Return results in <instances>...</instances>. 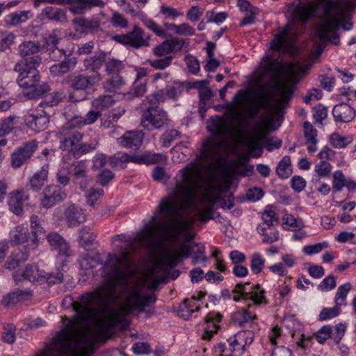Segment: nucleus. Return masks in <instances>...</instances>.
I'll return each instance as SVG.
<instances>
[{
    "mask_svg": "<svg viewBox=\"0 0 356 356\" xmlns=\"http://www.w3.org/2000/svg\"><path fill=\"white\" fill-rule=\"evenodd\" d=\"M181 179L177 181L174 190L159 202L156 209L169 222L167 231L172 236H178L183 231L192 228L193 219H183L182 209H190L199 191L201 176L194 165H189L179 171Z\"/></svg>",
    "mask_w": 356,
    "mask_h": 356,
    "instance_id": "nucleus-1",
    "label": "nucleus"
},
{
    "mask_svg": "<svg viewBox=\"0 0 356 356\" xmlns=\"http://www.w3.org/2000/svg\"><path fill=\"white\" fill-rule=\"evenodd\" d=\"M227 115L234 119L238 123V127L231 126L222 117L212 118L207 128L213 136L218 139V141L215 142L211 139H207L203 143L201 154L204 159H211L213 156L216 148L223 147L229 141L243 136V132L241 127L244 125V120L241 114L232 106L229 108V114H227Z\"/></svg>",
    "mask_w": 356,
    "mask_h": 356,
    "instance_id": "nucleus-2",
    "label": "nucleus"
},
{
    "mask_svg": "<svg viewBox=\"0 0 356 356\" xmlns=\"http://www.w3.org/2000/svg\"><path fill=\"white\" fill-rule=\"evenodd\" d=\"M154 294H145L138 284L127 288L124 292V304L119 311L110 314L108 321L111 325H127L126 316L134 312H145L147 317L154 314L153 309L145 308L156 302Z\"/></svg>",
    "mask_w": 356,
    "mask_h": 356,
    "instance_id": "nucleus-3",
    "label": "nucleus"
},
{
    "mask_svg": "<svg viewBox=\"0 0 356 356\" xmlns=\"http://www.w3.org/2000/svg\"><path fill=\"white\" fill-rule=\"evenodd\" d=\"M232 299L235 302L242 300L251 301L247 308H241L233 314V320L241 327H245L246 324L252 325L257 318L255 314L251 313L248 309L253 305L259 306L268 304L265 296L266 291L259 284L250 285L249 282L238 283L232 290Z\"/></svg>",
    "mask_w": 356,
    "mask_h": 356,
    "instance_id": "nucleus-4",
    "label": "nucleus"
},
{
    "mask_svg": "<svg viewBox=\"0 0 356 356\" xmlns=\"http://www.w3.org/2000/svg\"><path fill=\"white\" fill-rule=\"evenodd\" d=\"M38 66H26V63H17L14 70L18 72L17 79L20 88L24 89H32L31 97L41 96L49 90V87L46 83L40 84V76L37 70Z\"/></svg>",
    "mask_w": 356,
    "mask_h": 356,
    "instance_id": "nucleus-5",
    "label": "nucleus"
},
{
    "mask_svg": "<svg viewBox=\"0 0 356 356\" xmlns=\"http://www.w3.org/2000/svg\"><path fill=\"white\" fill-rule=\"evenodd\" d=\"M130 266L129 252L125 248L122 249L120 255L108 254L106 261V266L111 270L115 283L119 285L127 286Z\"/></svg>",
    "mask_w": 356,
    "mask_h": 356,
    "instance_id": "nucleus-6",
    "label": "nucleus"
},
{
    "mask_svg": "<svg viewBox=\"0 0 356 356\" xmlns=\"http://www.w3.org/2000/svg\"><path fill=\"white\" fill-rule=\"evenodd\" d=\"M204 253L205 248L202 243H184L174 252H165L162 256L161 262L163 266L172 268L177 266L191 254L200 255L202 262H205L207 261V257Z\"/></svg>",
    "mask_w": 356,
    "mask_h": 356,
    "instance_id": "nucleus-7",
    "label": "nucleus"
},
{
    "mask_svg": "<svg viewBox=\"0 0 356 356\" xmlns=\"http://www.w3.org/2000/svg\"><path fill=\"white\" fill-rule=\"evenodd\" d=\"M334 6L335 3L332 0H327L326 9L323 16L321 18L316 33L322 41L329 40L331 37L328 33H331L333 36L334 32H337L340 28L339 17L332 13Z\"/></svg>",
    "mask_w": 356,
    "mask_h": 356,
    "instance_id": "nucleus-8",
    "label": "nucleus"
},
{
    "mask_svg": "<svg viewBox=\"0 0 356 356\" xmlns=\"http://www.w3.org/2000/svg\"><path fill=\"white\" fill-rule=\"evenodd\" d=\"M21 276L24 280L33 283L48 282L49 284H56L62 282L63 280V273L58 271L56 273H48L33 265H27L22 271Z\"/></svg>",
    "mask_w": 356,
    "mask_h": 356,
    "instance_id": "nucleus-9",
    "label": "nucleus"
},
{
    "mask_svg": "<svg viewBox=\"0 0 356 356\" xmlns=\"http://www.w3.org/2000/svg\"><path fill=\"white\" fill-rule=\"evenodd\" d=\"M58 138L60 140V149L76 157V152L80 149L83 134L75 129L61 128Z\"/></svg>",
    "mask_w": 356,
    "mask_h": 356,
    "instance_id": "nucleus-10",
    "label": "nucleus"
},
{
    "mask_svg": "<svg viewBox=\"0 0 356 356\" xmlns=\"http://www.w3.org/2000/svg\"><path fill=\"white\" fill-rule=\"evenodd\" d=\"M169 121L166 112L156 106H150L144 111L141 125L148 130L159 129L167 124Z\"/></svg>",
    "mask_w": 356,
    "mask_h": 356,
    "instance_id": "nucleus-11",
    "label": "nucleus"
},
{
    "mask_svg": "<svg viewBox=\"0 0 356 356\" xmlns=\"http://www.w3.org/2000/svg\"><path fill=\"white\" fill-rule=\"evenodd\" d=\"M209 191L204 193L200 198V202L206 204V206L198 212L199 220L207 222L213 218V205L220 197V188L214 184H210Z\"/></svg>",
    "mask_w": 356,
    "mask_h": 356,
    "instance_id": "nucleus-12",
    "label": "nucleus"
},
{
    "mask_svg": "<svg viewBox=\"0 0 356 356\" xmlns=\"http://www.w3.org/2000/svg\"><path fill=\"white\" fill-rule=\"evenodd\" d=\"M115 38L121 44L139 49L149 46L151 35L146 34L143 29L135 25L131 31L124 35H116Z\"/></svg>",
    "mask_w": 356,
    "mask_h": 356,
    "instance_id": "nucleus-13",
    "label": "nucleus"
},
{
    "mask_svg": "<svg viewBox=\"0 0 356 356\" xmlns=\"http://www.w3.org/2000/svg\"><path fill=\"white\" fill-rule=\"evenodd\" d=\"M19 54L22 60L18 63H26V66H39L42 57L38 54L43 47L38 43L32 41L22 42L19 45Z\"/></svg>",
    "mask_w": 356,
    "mask_h": 356,
    "instance_id": "nucleus-14",
    "label": "nucleus"
},
{
    "mask_svg": "<svg viewBox=\"0 0 356 356\" xmlns=\"http://www.w3.org/2000/svg\"><path fill=\"white\" fill-rule=\"evenodd\" d=\"M157 216H153L151 222H148L144 228L137 234L136 240L143 247L152 248L155 246L159 234L162 227L156 224Z\"/></svg>",
    "mask_w": 356,
    "mask_h": 356,
    "instance_id": "nucleus-15",
    "label": "nucleus"
},
{
    "mask_svg": "<svg viewBox=\"0 0 356 356\" xmlns=\"http://www.w3.org/2000/svg\"><path fill=\"white\" fill-rule=\"evenodd\" d=\"M66 83L74 90L86 91L97 86L99 81L88 72H74L65 79Z\"/></svg>",
    "mask_w": 356,
    "mask_h": 356,
    "instance_id": "nucleus-16",
    "label": "nucleus"
},
{
    "mask_svg": "<svg viewBox=\"0 0 356 356\" xmlns=\"http://www.w3.org/2000/svg\"><path fill=\"white\" fill-rule=\"evenodd\" d=\"M67 197V194L64 190L57 185H49L46 186L40 197V205L45 208L49 209L63 201Z\"/></svg>",
    "mask_w": 356,
    "mask_h": 356,
    "instance_id": "nucleus-17",
    "label": "nucleus"
},
{
    "mask_svg": "<svg viewBox=\"0 0 356 356\" xmlns=\"http://www.w3.org/2000/svg\"><path fill=\"white\" fill-rule=\"evenodd\" d=\"M38 148V143L33 140L19 147L11 154V165L14 168H19L25 162L29 160Z\"/></svg>",
    "mask_w": 356,
    "mask_h": 356,
    "instance_id": "nucleus-18",
    "label": "nucleus"
},
{
    "mask_svg": "<svg viewBox=\"0 0 356 356\" xmlns=\"http://www.w3.org/2000/svg\"><path fill=\"white\" fill-rule=\"evenodd\" d=\"M346 330V325L343 323H339L334 327L324 325L316 334V339L320 343H323L328 339H332L336 343H339Z\"/></svg>",
    "mask_w": 356,
    "mask_h": 356,
    "instance_id": "nucleus-19",
    "label": "nucleus"
},
{
    "mask_svg": "<svg viewBox=\"0 0 356 356\" xmlns=\"http://www.w3.org/2000/svg\"><path fill=\"white\" fill-rule=\"evenodd\" d=\"M49 122L48 113L42 109H37L25 115V122L27 126L35 131H41L47 128Z\"/></svg>",
    "mask_w": 356,
    "mask_h": 356,
    "instance_id": "nucleus-20",
    "label": "nucleus"
},
{
    "mask_svg": "<svg viewBox=\"0 0 356 356\" xmlns=\"http://www.w3.org/2000/svg\"><path fill=\"white\" fill-rule=\"evenodd\" d=\"M29 199L27 188L14 191L9 194L8 204L11 212L17 216L24 213V204Z\"/></svg>",
    "mask_w": 356,
    "mask_h": 356,
    "instance_id": "nucleus-21",
    "label": "nucleus"
},
{
    "mask_svg": "<svg viewBox=\"0 0 356 356\" xmlns=\"http://www.w3.org/2000/svg\"><path fill=\"white\" fill-rule=\"evenodd\" d=\"M222 319V315L218 312L212 311L207 314L204 318V332L202 339L209 341L220 329L219 323Z\"/></svg>",
    "mask_w": 356,
    "mask_h": 356,
    "instance_id": "nucleus-22",
    "label": "nucleus"
},
{
    "mask_svg": "<svg viewBox=\"0 0 356 356\" xmlns=\"http://www.w3.org/2000/svg\"><path fill=\"white\" fill-rule=\"evenodd\" d=\"M184 42L183 39L175 38L170 40H165L160 44L152 49V52L157 57H162L168 55L174 51L181 50Z\"/></svg>",
    "mask_w": 356,
    "mask_h": 356,
    "instance_id": "nucleus-23",
    "label": "nucleus"
},
{
    "mask_svg": "<svg viewBox=\"0 0 356 356\" xmlns=\"http://www.w3.org/2000/svg\"><path fill=\"white\" fill-rule=\"evenodd\" d=\"M105 54H100L99 55H95L93 56L86 58L83 60V66L86 71V72L89 73L91 76L96 78V79L99 82L102 79L99 70L105 62Z\"/></svg>",
    "mask_w": 356,
    "mask_h": 356,
    "instance_id": "nucleus-24",
    "label": "nucleus"
},
{
    "mask_svg": "<svg viewBox=\"0 0 356 356\" xmlns=\"http://www.w3.org/2000/svg\"><path fill=\"white\" fill-rule=\"evenodd\" d=\"M49 165L44 164L29 179L26 186L35 192H39L48 180Z\"/></svg>",
    "mask_w": 356,
    "mask_h": 356,
    "instance_id": "nucleus-25",
    "label": "nucleus"
},
{
    "mask_svg": "<svg viewBox=\"0 0 356 356\" xmlns=\"http://www.w3.org/2000/svg\"><path fill=\"white\" fill-rule=\"evenodd\" d=\"M47 239L51 248L58 252L59 257L67 258L71 255L69 244L57 232L49 233Z\"/></svg>",
    "mask_w": 356,
    "mask_h": 356,
    "instance_id": "nucleus-26",
    "label": "nucleus"
},
{
    "mask_svg": "<svg viewBox=\"0 0 356 356\" xmlns=\"http://www.w3.org/2000/svg\"><path fill=\"white\" fill-rule=\"evenodd\" d=\"M66 3L69 5L70 12L79 15L83 14L92 7L102 8L105 4L102 0H66Z\"/></svg>",
    "mask_w": 356,
    "mask_h": 356,
    "instance_id": "nucleus-27",
    "label": "nucleus"
},
{
    "mask_svg": "<svg viewBox=\"0 0 356 356\" xmlns=\"http://www.w3.org/2000/svg\"><path fill=\"white\" fill-rule=\"evenodd\" d=\"M72 24L76 32L88 33L97 31L100 27V22L95 18L76 17L73 19Z\"/></svg>",
    "mask_w": 356,
    "mask_h": 356,
    "instance_id": "nucleus-28",
    "label": "nucleus"
},
{
    "mask_svg": "<svg viewBox=\"0 0 356 356\" xmlns=\"http://www.w3.org/2000/svg\"><path fill=\"white\" fill-rule=\"evenodd\" d=\"M65 217L69 227L78 226L81 223L84 222L87 219L84 211L74 204L69 206L65 209Z\"/></svg>",
    "mask_w": 356,
    "mask_h": 356,
    "instance_id": "nucleus-29",
    "label": "nucleus"
},
{
    "mask_svg": "<svg viewBox=\"0 0 356 356\" xmlns=\"http://www.w3.org/2000/svg\"><path fill=\"white\" fill-rule=\"evenodd\" d=\"M277 89L279 98L276 104V110L279 112L289 104L293 94V88L290 83L284 82L278 83Z\"/></svg>",
    "mask_w": 356,
    "mask_h": 356,
    "instance_id": "nucleus-30",
    "label": "nucleus"
},
{
    "mask_svg": "<svg viewBox=\"0 0 356 356\" xmlns=\"http://www.w3.org/2000/svg\"><path fill=\"white\" fill-rule=\"evenodd\" d=\"M238 6L240 10L245 13V16L241 21L240 25L244 26L254 24L256 17L259 13V9L247 0H238Z\"/></svg>",
    "mask_w": 356,
    "mask_h": 356,
    "instance_id": "nucleus-31",
    "label": "nucleus"
},
{
    "mask_svg": "<svg viewBox=\"0 0 356 356\" xmlns=\"http://www.w3.org/2000/svg\"><path fill=\"white\" fill-rule=\"evenodd\" d=\"M77 65V59L75 57L66 58L57 64L51 65L49 72L53 76H62L63 75L72 71Z\"/></svg>",
    "mask_w": 356,
    "mask_h": 356,
    "instance_id": "nucleus-32",
    "label": "nucleus"
},
{
    "mask_svg": "<svg viewBox=\"0 0 356 356\" xmlns=\"http://www.w3.org/2000/svg\"><path fill=\"white\" fill-rule=\"evenodd\" d=\"M332 114L335 120L340 122H349L355 116L354 109L350 105L345 103L336 105L333 108Z\"/></svg>",
    "mask_w": 356,
    "mask_h": 356,
    "instance_id": "nucleus-33",
    "label": "nucleus"
},
{
    "mask_svg": "<svg viewBox=\"0 0 356 356\" xmlns=\"http://www.w3.org/2000/svg\"><path fill=\"white\" fill-rule=\"evenodd\" d=\"M166 157L159 153L145 152L140 155H130L129 162L136 164H154L165 162Z\"/></svg>",
    "mask_w": 356,
    "mask_h": 356,
    "instance_id": "nucleus-34",
    "label": "nucleus"
},
{
    "mask_svg": "<svg viewBox=\"0 0 356 356\" xmlns=\"http://www.w3.org/2000/svg\"><path fill=\"white\" fill-rule=\"evenodd\" d=\"M291 46L289 33L287 28H284L277 34L271 42V49L275 51H286Z\"/></svg>",
    "mask_w": 356,
    "mask_h": 356,
    "instance_id": "nucleus-35",
    "label": "nucleus"
},
{
    "mask_svg": "<svg viewBox=\"0 0 356 356\" xmlns=\"http://www.w3.org/2000/svg\"><path fill=\"white\" fill-rule=\"evenodd\" d=\"M118 140L123 147L138 148L142 143L143 137L138 131H127Z\"/></svg>",
    "mask_w": 356,
    "mask_h": 356,
    "instance_id": "nucleus-36",
    "label": "nucleus"
},
{
    "mask_svg": "<svg viewBox=\"0 0 356 356\" xmlns=\"http://www.w3.org/2000/svg\"><path fill=\"white\" fill-rule=\"evenodd\" d=\"M29 236V228L26 225H17L10 232V241L13 245H19L27 242Z\"/></svg>",
    "mask_w": 356,
    "mask_h": 356,
    "instance_id": "nucleus-37",
    "label": "nucleus"
},
{
    "mask_svg": "<svg viewBox=\"0 0 356 356\" xmlns=\"http://www.w3.org/2000/svg\"><path fill=\"white\" fill-rule=\"evenodd\" d=\"M126 84L125 80L120 74L110 75L102 83L105 91L111 93H118Z\"/></svg>",
    "mask_w": 356,
    "mask_h": 356,
    "instance_id": "nucleus-38",
    "label": "nucleus"
},
{
    "mask_svg": "<svg viewBox=\"0 0 356 356\" xmlns=\"http://www.w3.org/2000/svg\"><path fill=\"white\" fill-rule=\"evenodd\" d=\"M263 72L273 78L278 76L282 72V64L271 56H266L263 58Z\"/></svg>",
    "mask_w": 356,
    "mask_h": 356,
    "instance_id": "nucleus-39",
    "label": "nucleus"
},
{
    "mask_svg": "<svg viewBox=\"0 0 356 356\" xmlns=\"http://www.w3.org/2000/svg\"><path fill=\"white\" fill-rule=\"evenodd\" d=\"M32 296L31 290H17L4 296L2 303L6 307L14 305L17 302L26 300Z\"/></svg>",
    "mask_w": 356,
    "mask_h": 356,
    "instance_id": "nucleus-40",
    "label": "nucleus"
},
{
    "mask_svg": "<svg viewBox=\"0 0 356 356\" xmlns=\"http://www.w3.org/2000/svg\"><path fill=\"white\" fill-rule=\"evenodd\" d=\"M266 85L259 86V92L257 95L256 103L258 106L265 110L271 108L273 95L271 92L266 90Z\"/></svg>",
    "mask_w": 356,
    "mask_h": 356,
    "instance_id": "nucleus-41",
    "label": "nucleus"
},
{
    "mask_svg": "<svg viewBox=\"0 0 356 356\" xmlns=\"http://www.w3.org/2000/svg\"><path fill=\"white\" fill-rule=\"evenodd\" d=\"M31 227L33 239L28 245L29 249L35 250L38 245V234L44 232V227L40 224V219L37 216H32L30 219Z\"/></svg>",
    "mask_w": 356,
    "mask_h": 356,
    "instance_id": "nucleus-42",
    "label": "nucleus"
},
{
    "mask_svg": "<svg viewBox=\"0 0 356 356\" xmlns=\"http://www.w3.org/2000/svg\"><path fill=\"white\" fill-rule=\"evenodd\" d=\"M41 15H42V19H47L49 20L60 22H66L65 12L56 7H46L42 10Z\"/></svg>",
    "mask_w": 356,
    "mask_h": 356,
    "instance_id": "nucleus-43",
    "label": "nucleus"
},
{
    "mask_svg": "<svg viewBox=\"0 0 356 356\" xmlns=\"http://www.w3.org/2000/svg\"><path fill=\"white\" fill-rule=\"evenodd\" d=\"M316 8L313 3H307L296 8V16L302 22H305L315 16Z\"/></svg>",
    "mask_w": 356,
    "mask_h": 356,
    "instance_id": "nucleus-44",
    "label": "nucleus"
},
{
    "mask_svg": "<svg viewBox=\"0 0 356 356\" xmlns=\"http://www.w3.org/2000/svg\"><path fill=\"white\" fill-rule=\"evenodd\" d=\"M332 165L327 161H321L314 166V172L319 178H313L312 182L317 185L320 183V178H327L330 175Z\"/></svg>",
    "mask_w": 356,
    "mask_h": 356,
    "instance_id": "nucleus-45",
    "label": "nucleus"
},
{
    "mask_svg": "<svg viewBox=\"0 0 356 356\" xmlns=\"http://www.w3.org/2000/svg\"><path fill=\"white\" fill-rule=\"evenodd\" d=\"M19 118L15 115H10L1 120L0 122V137L8 135L13 131L18 124Z\"/></svg>",
    "mask_w": 356,
    "mask_h": 356,
    "instance_id": "nucleus-46",
    "label": "nucleus"
},
{
    "mask_svg": "<svg viewBox=\"0 0 356 356\" xmlns=\"http://www.w3.org/2000/svg\"><path fill=\"white\" fill-rule=\"evenodd\" d=\"M29 11L19 10L8 15L5 19V22L9 26H17L22 23L26 22L29 19Z\"/></svg>",
    "mask_w": 356,
    "mask_h": 356,
    "instance_id": "nucleus-47",
    "label": "nucleus"
},
{
    "mask_svg": "<svg viewBox=\"0 0 356 356\" xmlns=\"http://www.w3.org/2000/svg\"><path fill=\"white\" fill-rule=\"evenodd\" d=\"M274 226L264 227L261 225L257 227V232L261 235L264 236L263 243H273L279 239V232L273 227Z\"/></svg>",
    "mask_w": 356,
    "mask_h": 356,
    "instance_id": "nucleus-48",
    "label": "nucleus"
},
{
    "mask_svg": "<svg viewBox=\"0 0 356 356\" xmlns=\"http://www.w3.org/2000/svg\"><path fill=\"white\" fill-rule=\"evenodd\" d=\"M254 338V334L251 330H243L238 332L234 337H231L232 343H238L240 347H245L252 343Z\"/></svg>",
    "mask_w": 356,
    "mask_h": 356,
    "instance_id": "nucleus-49",
    "label": "nucleus"
},
{
    "mask_svg": "<svg viewBox=\"0 0 356 356\" xmlns=\"http://www.w3.org/2000/svg\"><path fill=\"white\" fill-rule=\"evenodd\" d=\"M276 173L282 179H286L290 177L292 174L290 156H285L282 159L277 165Z\"/></svg>",
    "mask_w": 356,
    "mask_h": 356,
    "instance_id": "nucleus-50",
    "label": "nucleus"
},
{
    "mask_svg": "<svg viewBox=\"0 0 356 356\" xmlns=\"http://www.w3.org/2000/svg\"><path fill=\"white\" fill-rule=\"evenodd\" d=\"M65 97V95L62 91H55L47 94L44 96V102L39 104L38 108H44L45 105L50 107L56 106L63 101Z\"/></svg>",
    "mask_w": 356,
    "mask_h": 356,
    "instance_id": "nucleus-51",
    "label": "nucleus"
},
{
    "mask_svg": "<svg viewBox=\"0 0 356 356\" xmlns=\"http://www.w3.org/2000/svg\"><path fill=\"white\" fill-rule=\"evenodd\" d=\"M30 250L31 249H29L27 246L25 248V251L22 252L21 255L19 254H15V255L10 256L5 263L6 268L13 270L17 268L21 262L26 261L29 257Z\"/></svg>",
    "mask_w": 356,
    "mask_h": 356,
    "instance_id": "nucleus-52",
    "label": "nucleus"
},
{
    "mask_svg": "<svg viewBox=\"0 0 356 356\" xmlns=\"http://www.w3.org/2000/svg\"><path fill=\"white\" fill-rule=\"evenodd\" d=\"M115 103V100L111 95H102L92 101V106L102 112L104 110L108 109L113 106Z\"/></svg>",
    "mask_w": 356,
    "mask_h": 356,
    "instance_id": "nucleus-53",
    "label": "nucleus"
},
{
    "mask_svg": "<svg viewBox=\"0 0 356 356\" xmlns=\"http://www.w3.org/2000/svg\"><path fill=\"white\" fill-rule=\"evenodd\" d=\"M79 243L83 248L90 245L97 237L96 234L90 232V227L86 226L79 229Z\"/></svg>",
    "mask_w": 356,
    "mask_h": 356,
    "instance_id": "nucleus-54",
    "label": "nucleus"
},
{
    "mask_svg": "<svg viewBox=\"0 0 356 356\" xmlns=\"http://www.w3.org/2000/svg\"><path fill=\"white\" fill-rule=\"evenodd\" d=\"M261 218L268 227L275 226L279 223V216L271 205H268L266 207L262 213Z\"/></svg>",
    "mask_w": 356,
    "mask_h": 356,
    "instance_id": "nucleus-55",
    "label": "nucleus"
},
{
    "mask_svg": "<svg viewBox=\"0 0 356 356\" xmlns=\"http://www.w3.org/2000/svg\"><path fill=\"white\" fill-rule=\"evenodd\" d=\"M168 99L176 100L182 94L184 85L179 81H173L165 88Z\"/></svg>",
    "mask_w": 356,
    "mask_h": 356,
    "instance_id": "nucleus-56",
    "label": "nucleus"
},
{
    "mask_svg": "<svg viewBox=\"0 0 356 356\" xmlns=\"http://www.w3.org/2000/svg\"><path fill=\"white\" fill-rule=\"evenodd\" d=\"M331 145L338 149L343 148L353 142V136H343L339 133H333L330 136Z\"/></svg>",
    "mask_w": 356,
    "mask_h": 356,
    "instance_id": "nucleus-57",
    "label": "nucleus"
},
{
    "mask_svg": "<svg viewBox=\"0 0 356 356\" xmlns=\"http://www.w3.org/2000/svg\"><path fill=\"white\" fill-rule=\"evenodd\" d=\"M104 63L105 71L108 75L119 74L124 67L122 61L115 58H109Z\"/></svg>",
    "mask_w": 356,
    "mask_h": 356,
    "instance_id": "nucleus-58",
    "label": "nucleus"
},
{
    "mask_svg": "<svg viewBox=\"0 0 356 356\" xmlns=\"http://www.w3.org/2000/svg\"><path fill=\"white\" fill-rule=\"evenodd\" d=\"M79 262L82 269H92L99 264V257L90 255L89 253L83 254Z\"/></svg>",
    "mask_w": 356,
    "mask_h": 356,
    "instance_id": "nucleus-59",
    "label": "nucleus"
},
{
    "mask_svg": "<svg viewBox=\"0 0 356 356\" xmlns=\"http://www.w3.org/2000/svg\"><path fill=\"white\" fill-rule=\"evenodd\" d=\"M350 289L351 284L348 282L339 286V288L337 289V293L335 295V304L339 307L345 305L346 304V300L348 293L350 291Z\"/></svg>",
    "mask_w": 356,
    "mask_h": 356,
    "instance_id": "nucleus-60",
    "label": "nucleus"
},
{
    "mask_svg": "<svg viewBox=\"0 0 356 356\" xmlns=\"http://www.w3.org/2000/svg\"><path fill=\"white\" fill-rule=\"evenodd\" d=\"M173 56H167L162 58L147 60V63L156 70H163L168 67L172 63Z\"/></svg>",
    "mask_w": 356,
    "mask_h": 356,
    "instance_id": "nucleus-61",
    "label": "nucleus"
},
{
    "mask_svg": "<svg viewBox=\"0 0 356 356\" xmlns=\"http://www.w3.org/2000/svg\"><path fill=\"white\" fill-rule=\"evenodd\" d=\"M15 35L10 31H0V51L10 48L14 43Z\"/></svg>",
    "mask_w": 356,
    "mask_h": 356,
    "instance_id": "nucleus-62",
    "label": "nucleus"
},
{
    "mask_svg": "<svg viewBox=\"0 0 356 356\" xmlns=\"http://www.w3.org/2000/svg\"><path fill=\"white\" fill-rule=\"evenodd\" d=\"M169 28L177 35H182L186 36H191L195 34V29L188 24L183 23L177 25L175 24H170Z\"/></svg>",
    "mask_w": 356,
    "mask_h": 356,
    "instance_id": "nucleus-63",
    "label": "nucleus"
},
{
    "mask_svg": "<svg viewBox=\"0 0 356 356\" xmlns=\"http://www.w3.org/2000/svg\"><path fill=\"white\" fill-rule=\"evenodd\" d=\"M265 259L258 253L254 252L251 257L250 269L254 274L260 273L264 266Z\"/></svg>",
    "mask_w": 356,
    "mask_h": 356,
    "instance_id": "nucleus-64",
    "label": "nucleus"
}]
</instances>
